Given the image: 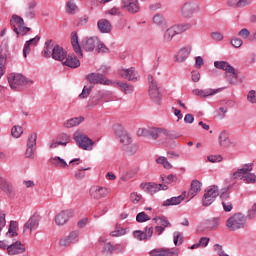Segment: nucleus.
<instances>
[{
    "label": "nucleus",
    "mask_w": 256,
    "mask_h": 256,
    "mask_svg": "<svg viewBox=\"0 0 256 256\" xmlns=\"http://www.w3.org/2000/svg\"><path fill=\"white\" fill-rule=\"evenodd\" d=\"M71 141V136L69 134H60L58 136V142L62 147H67V144L70 143Z\"/></svg>",
    "instance_id": "nucleus-46"
},
{
    "label": "nucleus",
    "mask_w": 256,
    "mask_h": 256,
    "mask_svg": "<svg viewBox=\"0 0 256 256\" xmlns=\"http://www.w3.org/2000/svg\"><path fill=\"white\" fill-rule=\"evenodd\" d=\"M62 63L66 65V67H71V69H77V67L81 65V62L75 55L66 56Z\"/></svg>",
    "instance_id": "nucleus-28"
},
{
    "label": "nucleus",
    "mask_w": 256,
    "mask_h": 256,
    "mask_svg": "<svg viewBox=\"0 0 256 256\" xmlns=\"http://www.w3.org/2000/svg\"><path fill=\"white\" fill-rule=\"evenodd\" d=\"M50 163L55 167H61L62 169L69 168V164H67V161L59 156L50 158Z\"/></svg>",
    "instance_id": "nucleus-36"
},
{
    "label": "nucleus",
    "mask_w": 256,
    "mask_h": 256,
    "mask_svg": "<svg viewBox=\"0 0 256 256\" xmlns=\"http://www.w3.org/2000/svg\"><path fill=\"white\" fill-rule=\"evenodd\" d=\"M35 147H37V133H32L27 141L25 151L26 159H35Z\"/></svg>",
    "instance_id": "nucleus-16"
},
{
    "label": "nucleus",
    "mask_w": 256,
    "mask_h": 256,
    "mask_svg": "<svg viewBox=\"0 0 256 256\" xmlns=\"http://www.w3.org/2000/svg\"><path fill=\"white\" fill-rule=\"evenodd\" d=\"M193 25L191 23L174 25L170 28H167L163 34V43H171L173 41V37L175 35H180V33H185V31H189Z\"/></svg>",
    "instance_id": "nucleus-4"
},
{
    "label": "nucleus",
    "mask_w": 256,
    "mask_h": 256,
    "mask_svg": "<svg viewBox=\"0 0 256 256\" xmlns=\"http://www.w3.org/2000/svg\"><path fill=\"white\" fill-rule=\"evenodd\" d=\"M207 160L210 163H221V161H223V156L222 155H210L207 157Z\"/></svg>",
    "instance_id": "nucleus-59"
},
{
    "label": "nucleus",
    "mask_w": 256,
    "mask_h": 256,
    "mask_svg": "<svg viewBox=\"0 0 256 256\" xmlns=\"http://www.w3.org/2000/svg\"><path fill=\"white\" fill-rule=\"evenodd\" d=\"M35 7H37V2L31 1L25 9L24 15L27 19L35 18Z\"/></svg>",
    "instance_id": "nucleus-35"
},
{
    "label": "nucleus",
    "mask_w": 256,
    "mask_h": 256,
    "mask_svg": "<svg viewBox=\"0 0 256 256\" xmlns=\"http://www.w3.org/2000/svg\"><path fill=\"white\" fill-rule=\"evenodd\" d=\"M10 25L13 26L14 32L17 34V37L19 35H27L29 31H31V28L25 26V21L20 16L13 15L10 20Z\"/></svg>",
    "instance_id": "nucleus-9"
},
{
    "label": "nucleus",
    "mask_w": 256,
    "mask_h": 256,
    "mask_svg": "<svg viewBox=\"0 0 256 256\" xmlns=\"http://www.w3.org/2000/svg\"><path fill=\"white\" fill-rule=\"evenodd\" d=\"M153 221H159V225H162V227H171V223H169V220L165 217H159V218H154Z\"/></svg>",
    "instance_id": "nucleus-58"
},
{
    "label": "nucleus",
    "mask_w": 256,
    "mask_h": 256,
    "mask_svg": "<svg viewBox=\"0 0 256 256\" xmlns=\"http://www.w3.org/2000/svg\"><path fill=\"white\" fill-rule=\"evenodd\" d=\"M0 189L4 193H13V185L3 177H0Z\"/></svg>",
    "instance_id": "nucleus-37"
},
{
    "label": "nucleus",
    "mask_w": 256,
    "mask_h": 256,
    "mask_svg": "<svg viewBox=\"0 0 256 256\" xmlns=\"http://www.w3.org/2000/svg\"><path fill=\"white\" fill-rule=\"evenodd\" d=\"M191 51H193V46L186 45L179 49L177 54L175 55L176 63H185L187 59H189V55H191Z\"/></svg>",
    "instance_id": "nucleus-17"
},
{
    "label": "nucleus",
    "mask_w": 256,
    "mask_h": 256,
    "mask_svg": "<svg viewBox=\"0 0 256 256\" xmlns=\"http://www.w3.org/2000/svg\"><path fill=\"white\" fill-rule=\"evenodd\" d=\"M201 7L195 1L186 2L181 8V15L185 19H191L195 13H199Z\"/></svg>",
    "instance_id": "nucleus-12"
},
{
    "label": "nucleus",
    "mask_w": 256,
    "mask_h": 256,
    "mask_svg": "<svg viewBox=\"0 0 256 256\" xmlns=\"http://www.w3.org/2000/svg\"><path fill=\"white\" fill-rule=\"evenodd\" d=\"M151 256H174L175 252L171 251L170 249L165 248H157L150 251Z\"/></svg>",
    "instance_id": "nucleus-34"
},
{
    "label": "nucleus",
    "mask_w": 256,
    "mask_h": 256,
    "mask_svg": "<svg viewBox=\"0 0 256 256\" xmlns=\"http://www.w3.org/2000/svg\"><path fill=\"white\" fill-rule=\"evenodd\" d=\"M226 79L231 83V85H237V72L235 71V68L232 67L227 73H226Z\"/></svg>",
    "instance_id": "nucleus-39"
},
{
    "label": "nucleus",
    "mask_w": 256,
    "mask_h": 256,
    "mask_svg": "<svg viewBox=\"0 0 256 256\" xmlns=\"http://www.w3.org/2000/svg\"><path fill=\"white\" fill-rule=\"evenodd\" d=\"M114 135L117 140L121 143L122 147H126V145H130V143H133V138H131V135L125 130V127L121 124H115L113 126Z\"/></svg>",
    "instance_id": "nucleus-6"
},
{
    "label": "nucleus",
    "mask_w": 256,
    "mask_h": 256,
    "mask_svg": "<svg viewBox=\"0 0 256 256\" xmlns=\"http://www.w3.org/2000/svg\"><path fill=\"white\" fill-rule=\"evenodd\" d=\"M97 43H99L97 36L88 37L82 41V47L85 51H94L97 47Z\"/></svg>",
    "instance_id": "nucleus-24"
},
{
    "label": "nucleus",
    "mask_w": 256,
    "mask_h": 256,
    "mask_svg": "<svg viewBox=\"0 0 256 256\" xmlns=\"http://www.w3.org/2000/svg\"><path fill=\"white\" fill-rule=\"evenodd\" d=\"M152 22L156 27H159V29L165 30L167 29V20H165V17L162 14L157 13L153 16Z\"/></svg>",
    "instance_id": "nucleus-32"
},
{
    "label": "nucleus",
    "mask_w": 256,
    "mask_h": 256,
    "mask_svg": "<svg viewBox=\"0 0 256 256\" xmlns=\"http://www.w3.org/2000/svg\"><path fill=\"white\" fill-rule=\"evenodd\" d=\"M39 223H41V215L34 213L24 224V233H33L39 229Z\"/></svg>",
    "instance_id": "nucleus-14"
},
{
    "label": "nucleus",
    "mask_w": 256,
    "mask_h": 256,
    "mask_svg": "<svg viewBox=\"0 0 256 256\" xmlns=\"http://www.w3.org/2000/svg\"><path fill=\"white\" fill-rule=\"evenodd\" d=\"M245 225H247V217H245L243 213H235L226 221L228 231H239V229H245Z\"/></svg>",
    "instance_id": "nucleus-5"
},
{
    "label": "nucleus",
    "mask_w": 256,
    "mask_h": 256,
    "mask_svg": "<svg viewBox=\"0 0 256 256\" xmlns=\"http://www.w3.org/2000/svg\"><path fill=\"white\" fill-rule=\"evenodd\" d=\"M11 135L15 139H19V137H21V135H23V127H21L19 125L13 126L11 129Z\"/></svg>",
    "instance_id": "nucleus-48"
},
{
    "label": "nucleus",
    "mask_w": 256,
    "mask_h": 256,
    "mask_svg": "<svg viewBox=\"0 0 256 256\" xmlns=\"http://www.w3.org/2000/svg\"><path fill=\"white\" fill-rule=\"evenodd\" d=\"M97 27L100 33H111V30L113 29L111 22L107 19L98 20Z\"/></svg>",
    "instance_id": "nucleus-31"
},
{
    "label": "nucleus",
    "mask_w": 256,
    "mask_h": 256,
    "mask_svg": "<svg viewBox=\"0 0 256 256\" xmlns=\"http://www.w3.org/2000/svg\"><path fill=\"white\" fill-rule=\"evenodd\" d=\"M214 67H216V69H222V71L227 73L233 66H231L227 61H215Z\"/></svg>",
    "instance_id": "nucleus-40"
},
{
    "label": "nucleus",
    "mask_w": 256,
    "mask_h": 256,
    "mask_svg": "<svg viewBox=\"0 0 256 256\" xmlns=\"http://www.w3.org/2000/svg\"><path fill=\"white\" fill-rule=\"evenodd\" d=\"M122 9L128 11V13H139V1L138 0H122L121 2Z\"/></svg>",
    "instance_id": "nucleus-19"
},
{
    "label": "nucleus",
    "mask_w": 256,
    "mask_h": 256,
    "mask_svg": "<svg viewBox=\"0 0 256 256\" xmlns=\"http://www.w3.org/2000/svg\"><path fill=\"white\" fill-rule=\"evenodd\" d=\"M247 99L250 103H256V92H255V90H251L248 93Z\"/></svg>",
    "instance_id": "nucleus-64"
},
{
    "label": "nucleus",
    "mask_w": 256,
    "mask_h": 256,
    "mask_svg": "<svg viewBox=\"0 0 256 256\" xmlns=\"http://www.w3.org/2000/svg\"><path fill=\"white\" fill-rule=\"evenodd\" d=\"M133 235L137 241H147V239L153 237V227H146L145 231L136 230L133 232Z\"/></svg>",
    "instance_id": "nucleus-22"
},
{
    "label": "nucleus",
    "mask_w": 256,
    "mask_h": 256,
    "mask_svg": "<svg viewBox=\"0 0 256 256\" xmlns=\"http://www.w3.org/2000/svg\"><path fill=\"white\" fill-rule=\"evenodd\" d=\"M141 189L150 195H155L158 191H167L169 187L166 184H157V183H142L140 185Z\"/></svg>",
    "instance_id": "nucleus-15"
},
{
    "label": "nucleus",
    "mask_w": 256,
    "mask_h": 256,
    "mask_svg": "<svg viewBox=\"0 0 256 256\" xmlns=\"http://www.w3.org/2000/svg\"><path fill=\"white\" fill-rule=\"evenodd\" d=\"M156 162L158 163V165H163L164 169H172L173 165H171V163L169 162V160H167L166 157L160 156Z\"/></svg>",
    "instance_id": "nucleus-49"
},
{
    "label": "nucleus",
    "mask_w": 256,
    "mask_h": 256,
    "mask_svg": "<svg viewBox=\"0 0 256 256\" xmlns=\"http://www.w3.org/2000/svg\"><path fill=\"white\" fill-rule=\"evenodd\" d=\"M91 91H93V86H84L79 99H87L88 95H91Z\"/></svg>",
    "instance_id": "nucleus-53"
},
{
    "label": "nucleus",
    "mask_w": 256,
    "mask_h": 256,
    "mask_svg": "<svg viewBox=\"0 0 256 256\" xmlns=\"http://www.w3.org/2000/svg\"><path fill=\"white\" fill-rule=\"evenodd\" d=\"M119 75L122 76L123 79H128V81H137V72H135L134 68L121 69Z\"/></svg>",
    "instance_id": "nucleus-30"
},
{
    "label": "nucleus",
    "mask_w": 256,
    "mask_h": 256,
    "mask_svg": "<svg viewBox=\"0 0 256 256\" xmlns=\"http://www.w3.org/2000/svg\"><path fill=\"white\" fill-rule=\"evenodd\" d=\"M251 171H253V163L244 164L242 168L232 173V178L241 179L244 183L255 184L256 175L255 173H251Z\"/></svg>",
    "instance_id": "nucleus-2"
},
{
    "label": "nucleus",
    "mask_w": 256,
    "mask_h": 256,
    "mask_svg": "<svg viewBox=\"0 0 256 256\" xmlns=\"http://www.w3.org/2000/svg\"><path fill=\"white\" fill-rule=\"evenodd\" d=\"M39 41H41L40 36H35L34 38H31L30 40H27V45H30L31 47H37L39 45Z\"/></svg>",
    "instance_id": "nucleus-61"
},
{
    "label": "nucleus",
    "mask_w": 256,
    "mask_h": 256,
    "mask_svg": "<svg viewBox=\"0 0 256 256\" xmlns=\"http://www.w3.org/2000/svg\"><path fill=\"white\" fill-rule=\"evenodd\" d=\"M209 241H210L209 238L202 237V238H200L199 242L192 245L190 247V249H199V247H201L202 249H205V247H207V245H209Z\"/></svg>",
    "instance_id": "nucleus-42"
},
{
    "label": "nucleus",
    "mask_w": 256,
    "mask_h": 256,
    "mask_svg": "<svg viewBox=\"0 0 256 256\" xmlns=\"http://www.w3.org/2000/svg\"><path fill=\"white\" fill-rule=\"evenodd\" d=\"M73 139L76 141V144L78 147H80V149H83L84 151H93L95 142L92 141L87 135L81 132H75L73 134Z\"/></svg>",
    "instance_id": "nucleus-7"
},
{
    "label": "nucleus",
    "mask_w": 256,
    "mask_h": 256,
    "mask_svg": "<svg viewBox=\"0 0 256 256\" xmlns=\"http://www.w3.org/2000/svg\"><path fill=\"white\" fill-rule=\"evenodd\" d=\"M117 85L119 87H121L122 91L126 95H129V94L133 93V91H135V88L133 87V85H129L127 83H121V82H118Z\"/></svg>",
    "instance_id": "nucleus-47"
},
{
    "label": "nucleus",
    "mask_w": 256,
    "mask_h": 256,
    "mask_svg": "<svg viewBox=\"0 0 256 256\" xmlns=\"http://www.w3.org/2000/svg\"><path fill=\"white\" fill-rule=\"evenodd\" d=\"M193 95H196L198 97H212V95H217V93H219V89L214 90L211 88H207V89H194L192 91Z\"/></svg>",
    "instance_id": "nucleus-29"
},
{
    "label": "nucleus",
    "mask_w": 256,
    "mask_h": 256,
    "mask_svg": "<svg viewBox=\"0 0 256 256\" xmlns=\"http://www.w3.org/2000/svg\"><path fill=\"white\" fill-rule=\"evenodd\" d=\"M210 37L213 41L219 42L223 41L225 39V36H223V33L221 32H211Z\"/></svg>",
    "instance_id": "nucleus-56"
},
{
    "label": "nucleus",
    "mask_w": 256,
    "mask_h": 256,
    "mask_svg": "<svg viewBox=\"0 0 256 256\" xmlns=\"http://www.w3.org/2000/svg\"><path fill=\"white\" fill-rule=\"evenodd\" d=\"M59 245L60 247H71L72 242L69 240L68 236L65 237V238H62L60 241H59Z\"/></svg>",
    "instance_id": "nucleus-63"
},
{
    "label": "nucleus",
    "mask_w": 256,
    "mask_h": 256,
    "mask_svg": "<svg viewBox=\"0 0 256 256\" xmlns=\"http://www.w3.org/2000/svg\"><path fill=\"white\" fill-rule=\"evenodd\" d=\"M71 43L76 55H78V57H83V50L79 44V36L77 35V32L71 33Z\"/></svg>",
    "instance_id": "nucleus-27"
},
{
    "label": "nucleus",
    "mask_w": 256,
    "mask_h": 256,
    "mask_svg": "<svg viewBox=\"0 0 256 256\" xmlns=\"http://www.w3.org/2000/svg\"><path fill=\"white\" fill-rule=\"evenodd\" d=\"M218 144L224 149H229V147H235L236 145L235 142L229 138V132H227V130L220 132L218 136Z\"/></svg>",
    "instance_id": "nucleus-18"
},
{
    "label": "nucleus",
    "mask_w": 256,
    "mask_h": 256,
    "mask_svg": "<svg viewBox=\"0 0 256 256\" xmlns=\"http://www.w3.org/2000/svg\"><path fill=\"white\" fill-rule=\"evenodd\" d=\"M8 83L11 89H23V87H31L33 80L23 76V74L10 73Z\"/></svg>",
    "instance_id": "nucleus-3"
},
{
    "label": "nucleus",
    "mask_w": 256,
    "mask_h": 256,
    "mask_svg": "<svg viewBox=\"0 0 256 256\" xmlns=\"http://www.w3.org/2000/svg\"><path fill=\"white\" fill-rule=\"evenodd\" d=\"M130 201L131 203H133L134 205H137V203H139V201H141V194L137 193V192H132L130 194Z\"/></svg>",
    "instance_id": "nucleus-57"
},
{
    "label": "nucleus",
    "mask_w": 256,
    "mask_h": 256,
    "mask_svg": "<svg viewBox=\"0 0 256 256\" xmlns=\"http://www.w3.org/2000/svg\"><path fill=\"white\" fill-rule=\"evenodd\" d=\"M95 49L98 53H109V48H107V46H105V44L101 42L99 38H98V43L96 44Z\"/></svg>",
    "instance_id": "nucleus-52"
},
{
    "label": "nucleus",
    "mask_w": 256,
    "mask_h": 256,
    "mask_svg": "<svg viewBox=\"0 0 256 256\" xmlns=\"http://www.w3.org/2000/svg\"><path fill=\"white\" fill-rule=\"evenodd\" d=\"M66 57H67V51H65L63 47L59 45L54 46L53 52H52V58L55 59V61H61V63H63Z\"/></svg>",
    "instance_id": "nucleus-25"
},
{
    "label": "nucleus",
    "mask_w": 256,
    "mask_h": 256,
    "mask_svg": "<svg viewBox=\"0 0 256 256\" xmlns=\"http://www.w3.org/2000/svg\"><path fill=\"white\" fill-rule=\"evenodd\" d=\"M79 235H81V232L79 230H73L69 233L67 237L72 245L79 243Z\"/></svg>",
    "instance_id": "nucleus-45"
},
{
    "label": "nucleus",
    "mask_w": 256,
    "mask_h": 256,
    "mask_svg": "<svg viewBox=\"0 0 256 256\" xmlns=\"http://www.w3.org/2000/svg\"><path fill=\"white\" fill-rule=\"evenodd\" d=\"M5 65H7V56L0 55V79L5 75Z\"/></svg>",
    "instance_id": "nucleus-54"
},
{
    "label": "nucleus",
    "mask_w": 256,
    "mask_h": 256,
    "mask_svg": "<svg viewBox=\"0 0 256 256\" xmlns=\"http://www.w3.org/2000/svg\"><path fill=\"white\" fill-rule=\"evenodd\" d=\"M6 237H17V223L15 221L10 222V226L8 232L6 233Z\"/></svg>",
    "instance_id": "nucleus-44"
},
{
    "label": "nucleus",
    "mask_w": 256,
    "mask_h": 256,
    "mask_svg": "<svg viewBox=\"0 0 256 256\" xmlns=\"http://www.w3.org/2000/svg\"><path fill=\"white\" fill-rule=\"evenodd\" d=\"M86 79L89 81V83H98L100 85H111V80H105V77L103 74L99 73H91L86 76Z\"/></svg>",
    "instance_id": "nucleus-21"
},
{
    "label": "nucleus",
    "mask_w": 256,
    "mask_h": 256,
    "mask_svg": "<svg viewBox=\"0 0 256 256\" xmlns=\"http://www.w3.org/2000/svg\"><path fill=\"white\" fill-rule=\"evenodd\" d=\"M8 255L13 256V255H21L25 253V245H23L20 241H16L10 246H8Z\"/></svg>",
    "instance_id": "nucleus-23"
},
{
    "label": "nucleus",
    "mask_w": 256,
    "mask_h": 256,
    "mask_svg": "<svg viewBox=\"0 0 256 256\" xmlns=\"http://www.w3.org/2000/svg\"><path fill=\"white\" fill-rule=\"evenodd\" d=\"M85 121V118L82 116L80 117H74L71 119H68L64 122V127L66 129H72V127H77L78 125H81Z\"/></svg>",
    "instance_id": "nucleus-33"
},
{
    "label": "nucleus",
    "mask_w": 256,
    "mask_h": 256,
    "mask_svg": "<svg viewBox=\"0 0 256 256\" xmlns=\"http://www.w3.org/2000/svg\"><path fill=\"white\" fill-rule=\"evenodd\" d=\"M111 193V188L103 187V186H92L89 190V195L92 199H96L99 201V199H105L107 195Z\"/></svg>",
    "instance_id": "nucleus-13"
},
{
    "label": "nucleus",
    "mask_w": 256,
    "mask_h": 256,
    "mask_svg": "<svg viewBox=\"0 0 256 256\" xmlns=\"http://www.w3.org/2000/svg\"><path fill=\"white\" fill-rule=\"evenodd\" d=\"M185 197H187V191H183L182 195L171 197V198L165 200L162 203V206L163 207H173L175 205H181V203H183V201H185Z\"/></svg>",
    "instance_id": "nucleus-20"
},
{
    "label": "nucleus",
    "mask_w": 256,
    "mask_h": 256,
    "mask_svg": "<svg viewBox=\"0 0 256 256\" xmlns=\"http://www.w3.org/2000/svg\"><path fill=\"white\" fill-rule=\"evenodd\" d=\"M115 251V247L111 243H106L103 247V255H111Z\"/></svg>",
    "instance_id": "nucleus-55"
},
{
    "label": "nucleus",
    "mask_w": 256,
    "mask_h": 256,
    "mask_svg": "<svg viewBox=\"0 0 256 256\" xmlns=\"http://www.w3.org/2000/svg\"><path fill=\"white\" fill-rule=\"evenodd\" d=\"M66 11L71 15H75V13L79 11V7H77V4L75 3L74 0H69L66 5Z\"/></svg>",
    "instance_id": "nucleus-41"
},
{
    "label": "nucleus",
    "mask_w": 256,
    "mask_h": 256,
    "mask_svg": "<svg viewBox=\"0 0 256 256\" xmlns=\"http://www.w3.org/2000/svg\"><path fill=\"white\" fill-rule=\"evenodd\" d=\"M55 48V46H53V42L52 41H48L45 43V47H44V57H53V49Z\"/></svg>",
    "instance_id": "nucleus-43"
},
{
    "label": "nucleus",
    "mask_w": 256,
    "mask_h": 256,
    "mask_svg": "<svg viewBox=\"0 0 256 256\" xmlns=\"http://www.w3.org/2000/svg\"><path fill=\"white\" fill-rule=\"evenodd\" d=\"M136 221L138 223H145L146 221H151V217L145 212H140L136 216Z\"/></svg>",
    "instance_id": "nucleus-51"
},
{
    "label": "nucleus",
    "mask_w": 256,
    "mask_h": 256,
    "mask_svg": "<svg viewBox=\"0 0 256 256\" xmlns=\"http://www.w3.org/2000/svg\"><path fill=\"white\" fill-rule=\"evenodd\" d=\"M218 195H219V187L215 185L208 187L203 195L202 205L204 207H209L210 205H213Z\"/></svg>",
    "instance_id": "nucleus-11"
},
{
    "label": "nucleus",
    "mask_w": 256,
    "mask_h": 256,
    "mask_svg": "<svg viewBox=\"0 0 256 256\" xmlns=\"http://www.w3.org/2000/svg\"><path fill=\"white\" fill-rule=\"evenodd\" d=\"M201 191V183L199 180H192L190 189L188 193L186 194L187 197H189L188 201L193 199L194 197H197V194Z\"/></svg>",
    "instance_id": "nucleus-26"
},
{
    "label": "nucleus",
    "mask_w": 256,
    "mask_h": 256,
    "mask_svg": "<svg viewBox=\"0 0 256 256\" xmlns=\"http://www.w3.org/2000/svg\"><path fill=\"white\" fill-rule=\"evenodd\" d=\"M123 150L125 151V153H127V155H135V153H137V151L139 150V144L130 142L123 147Z\"/></svg>",
    "instance_id": "nucleus-38"
},
{
    "label": "nucleus",
    "mask_w": 256,
    "mask_h": 256,
    "mask_svg": "<svg viewBox=\"0 0 256 256\" xmlns=\"http://www.w3.org/2000/svg\"><path fill=\"white\" fill-rule=\"evenodd\" d=\"M137 135L138 137H147V139H152V141H157V139H169V137H171L169 130L159 127L139 128Z\"/></svg>",
    "instance_id": "nucleus-1"
},
{
    "label": "nucleus",
    "mask_w": 256,
    "mask_h": 256,
    "mask_svg": "<svg viewBox=\"0 0 256 256\" xmlns=\"http://www.w3.org/2000/svg\"><path fill=\"white\" fill-rule=\"evenodd\" d=\"M75 217V210L73 209H67L62 210L54 217V222L57 225V227H64V225H67L69 223L70 219H73Z\"/></svg>",
    "instance_id": "nucleus-10"
},
{
    "label": "nucleus",
    "mask_w": 256,
    "mask_h": 256,
    "mask_svg": "<svg viewBox=\"0 0 256 256\" xmlns=\"http://www.w3.org/2000/svg\"><path fill=\"white\" fill-rule=\"evenodd\" d=\"M208 227L210 229H217V227H219V218H211L208 220Z\"/></svg>",
    "instance_id": "nucleus-60"
},
{
    "label": "nucleus",
    "mask_w": 256,
    "mask_h": 256,
    "mask_svg": "<svg viewBox=\"0 0 256 256\" xmlns=\"http://www.w3.org/2000/svg\"><path fill=\"white\" fill-rule=\"evenodd\" d=\"M148 83H149V97L154 101V103H157V105H161V92L159 91V84H157V81L153 78V76H148Z\"/></svg>",
    "instance_id": "nucleus-8"
},
{
    "label": "nucleus",
    "mask_w": 256,
    "mask_h": 256,
    "mask_svg": "<svg viewBox=\"0 0 256 256\" xmlns=\"http://www.w3.org/2000/svg\"><path fill=\"white\" fill-rule=\"evenodd\" d=\"M214 251L215 253H217V255L219 256H229V254L225 253L223 251V246L219 245V244H215L214 245Z\"/></svg>",
    "instance_id": "nucleus-62"
},
{
    "label": "nucleus",
    "mask_w": 256,
    "mask_h": 256,
    "mask_svg": "<svg viewBox=\"0 0 256 256\" xmlns=\"http://www.w3.org/2000/svg\"><path fill=\"white\" fill-rule=\"evenodd\" d=\"M91 169L90 167L87 168H80L79 170L75 171L74 177L77 179V181H81L82 179H85V171H89Z\"/></svg>",
    "instance_id": "nucleus-50"
}]
</instances>
